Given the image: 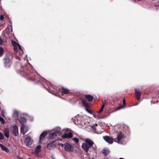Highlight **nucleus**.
Wrapping results in <instances>:
<instances>
[{
  "label": "nucleus",
  "mask_w": 159,
  "mask_h": 159,
  "mask_svg": "<svg viewBox=\"0 0 159 159\" xmlns=\"http://www.w3.org/2000/svg\"><path fill=\"white\" fill-rule=\"evenodd\" d=\"M27 65L25 66H21L20 69V74L24 76H26L28 75L30 80L37 81L38 80V76L33 74L35 71L33 67L31 66L30 67V70L27 67Z\"/></svg>",
  "instance_id": "obj_1"
},
{
  "label": "nucleus",
  "mask_w": 159,
  "mask_h": 159,
  "mask_svg": "<svg viewBox=\"0 0 159 159\" xmlns=\"http://www.w3.org/2000/svg\"><path fill=\"white\" fill-rule=\"evenodd\" d=\"M61 128L60 127L57 126L53 129V130L55 131L52 133L51 134V138L52 139H54L58 136L60 135Z\"/></svg>",
  "instance_id": "obj_2"
},
{
  "label": "nucleus",
  "mask_w": 159,
  "mask_h": 159,
  "mask_svg": "<svg viewBox=\"0 0 159 159\" xmlns=\"http://www.w3.org/2000/svg\"><path fill=\"white\" fill-rule=\"evenodd\" d=\"M84 143L92 147V151H94L97 148L96 145L94 144L93 141L91 139H86L85 142Z\"/></svg>",
  "instance_id": "obj_3"
},
{
  "label": "nucleus",
  "mask_w": 159,
  "mask_h": 159,
  "mask_svg": "<svg viewBox=\"0 0 159 159\" xmlns=\"http://www.w3.org/2000/svg\"><path fill=\"white\" fill-rule=\"evenodd\" d=\"M125 137L124 134L120 132L117 135V139L118 140V142L119 143L124 144V143L123 141L124 140Z\"/></svg>",
  "instance_id": "obj_4"
},
{
  "label": "nucleus",
  "mask_w": 159,
  "mask_h": 159,
  "mask_svg": "<svg viewBox=\"0 0 159 159\" xmlns=\"http://www.w3.org/2000/svg\"><path fill=\"white\" fill-rule=\"evenodd\" d=\"M69 129H63L62 132L61 134L64 133V134L61 135V137L63 139L68 138H70V132L65 133H63L64 131L68 132L69 131Z\"/></svg>",
  "instance_id": "obj_5"
},
{
  "label": "nucleus",
  "mask_w": 159,
  "mask_h": 159,
  "mask_svg": "<svg viewBox=\"0 0 159 159\" xmlns=\"http://www.w3.org/2000/svg\"><path fill=\"white\" fill-rule=\"evenodd\" d=\"M11 62L9 58H6L4 59V65L6 68H9L11 66Z\"/></svg>",
  "instance_id": "obj_6"
},
{
  "label": "nucleus",
  "mask_w": 159,
  "mask_h": 159,
  "mask_svg": "<svg viewBox=\"0 0 159 159\" xmlns=\"http://www.w3.org/2000/svg\"><path fill=\"white\" fill-rule=\"evenodd\" d=\"M81 147L83 150L86 152L89 151L90 148H92L91 146L89 145L88 144H88H86L84 143L82 144Z\"/></svg>",
  "instance_id": "obj_7"
},
{
  "label": "nucleus",
  "mask_w": 159,
  "mask_h": 159,
  "mask_svg": "<svg viewBox=\"0 0 159 159\" xmlns=\"http://www.w3.org/2000/svg\"><path fill=\"white\" fill-rule=\"evenodd\" d=\"M12 134L14 135L17 136L18 134V129L17 126L16 125H14L13 127V129L11 130Z\"/></svg>",
  "instance_id": "obj_8"
},
{
  "label": "nucleus",
  "mask_w": 159,
  "mask_h": 159,
  "mask_svg": "<svg viewBox=\"0 0 159 159\" xmlns=\"http://www.w3.org/2000/svg\"><path fill=\"white\" fill-rule=\"evenodd\" d=\"M33 143V141L30 137H26L25 141V143L26 146H30Z\"/></svg>",
  "instance_id": "obj_9"
},
{
  "label": "nucleus",
  "mask_w": 159,
  "mask_h": 159,
  "mask_svg": "<svg viewBox=\"0 0 159 159\" xmlns=\"http://www.w3.org/2000/svg\"><path fill=\"white\" fill-rule=\"evenodd\" d=\"M6 32L8 35H11L12 32V25L11 24L8 26V27L6 29Z\"/></svg>",
  "instance_id": "obj_10"
},
{
  "label": "nucleus",
  "mask_w": 159,
  "mask_h": 159,
  "mask_svg": "<svg viewBox=\"0 0 159 159\" xmlns=\"http://www.w3.org/2000/svg\"><path fill=\"white\" fill-rule=\"evenodd\" d=\"M28 130V127L24 124H22L21 128V132L23 134H24L27 132Z\"/></svg>",
  "instance_id": "obj_11"
},
{
  "label": "nucleus",
  "mask_w": 159,
  "mask_h": 159,
  "mask_svg": "<svg viewBox=\"0 0 159 159\" xmlns=\"http://www.w3.org/2000/svg\"><path fill=\"white\" fill-rule=\"evenodd\" d=\"M54 142H53L48 143L47 145V148L49 150L54 149L56 147V145L54 144Z\"/></svg>",
  "instance_id": "obj_12"
},
{
  "label": "nucleus",
  "mask_w": 159,
  "mask_h": 159,
  "mask_svg": "<svg viewBox=\"0 0 159 159\" xmlns=\"http://www.w3.org/2000/svg\"><path fill=\"white\" fill-rule=\"evenodd\" d=\"M5 137L7 138L9 137V129L8 128H6L3 131Z\"/></svg>",
  "instance_id": "obj_13"
},
{
  "label": "nucleus",
  "mask_w": 159,
  "mask_h": 159,
  "mask_svg": "<svg viewBox=\"0 0 159 159\" xmlns=\"http://www.w3.org/2000/svg\"><path fill=\"white\" fill-rule=\"evenodd\" d=\"M103 139L105 141L110 144H111L113 143L112 139L108 136H104Z\"/></svg>",
  "instance_id": "obj_14"
},
{
  "label": "nucleus",
  "mask_w": 159,
  "mask_h": 159,
  "mask_svg": "<svg viewBox=\"0 0 159 159\" xmlns=\"http://www.w3.org/2000/svg\"><path fill=\"white\" fill-rule=\"evenodd\" d=\"M47 134V133L46 131H44L41 134L39 141L40 143H41L42 142L43 140L45 138Z\"/></svg>",
  "instance_id": "obj_15"
},
{
  "label": "nucleus",
  "mask_w": 159,
  "mask_h": 159,
  "mask_svg": "<svg viewBox=\"0 0 159 159\" xmlns=\"http://www.w3.org/2000/svg\"><path fill=\"white\" fill-rule=\"evenodd\" d=\"M59 91L61 93L63 94H67L69 93V90L65 88L62 87L61 89H60Z\"/></svg>",
  "instance_id": "obj_16"
},
{
  "label": "nucleus",
  "mask_w": 159,
  "mask_h": 159,
  "mask_svg": "<svg viewBox=\"0 0 159 159\" xmlns=\"http://www.w3.org/2000/svg\"><path fill=\"white\" fill-rule=\"evenodd\" d=\"M135 93L137 99L139 100L141 96L140 91L137 89H135Z\"/></svg>",
  "instance_id": "obj_17"
},
{
  "label": "nucleus",
  "mask_w": 159,
  "mask_h": 159,
  "mask_svg": "<svg viewBox=\"0 0 159 159\" xmlns=\"http://www.w3.org/2000/svg\"><path fill=\"white\" fill-rule=\"evenodd\" d=\"M41 148V145H39L37 146V147L35 148L34 153L36 154H39V151L40 150Z\"/></svg>",
  "instance_id": "obj_18"
},
{
  "label": "nucleus",
  "mask_w": 159,
  "mask_h": 159,
  "mask_svg": "<svg viewBox=\"0 0 159 159\" xmlns=\"http://www.w3.org/2000/svg\"><path fill=\"white\" fill-rule=\"evenodd\" d=\"M64 149L67 152H70V143H66L64 144Z\"/></svg>",
  "instance_id": "obj_19"
},
{
  "label": "nucleus",
  "mask_w": 159,
  "mask_h": 159,
  "mask_svg": "<svg viewBox=\"0 0 159 159\" xmlns=\"http://www.w3.org/2000/svg\"><path fill=\"white\" fill-rule=\"evenodd\" d=\"M0 147L2 150L7 152H9V150L3 144H0Z\"/></svg>",
  "instance_id": "obj_20"
},
{
  "label": "nucleus",
  "mask_w": 159,
  "mask_h": 159,
  "mask_svg": "<svg viewBox=\"0 0 159 159\" xmlns=\"http://www.w3.org/2000/svg\"><path fill=\"white\" fill-rule=\"evenodd\" d=\"M19 116V113L16 110H15L12 115V117L15 119H17Z\"/></svg>",
  "instance_id": "obj_21"
},
{
  "label": "nucleus",
  "mask_w": 159,
  "mask_h": 159,
  "mask_svg": "<svg viewBox=\"0 0 159 159\" xmlns=\"http://www.w3.org/2000/svg\"><path fill=\"white\" fill-rule=\"evenodd\" d=\"M85 98L89 102L92 101L93 99V97L90 95H87L85 96Z\"/></svg>",
  "instance_id": "obj_22"
},
{
  "label": "nucleus",
  "mask_w": 159,
  "mask_h": 159,
  "mask_svg": "<svg viewBox=\"0 0 159 159\" xmlns=\"http://www.w3.org/2000/svg\"><path fill=\"white\" fill-rule=\"evenodd\" d=\"M106 103V102H102V106L100 110L98 112L99 113H101L103 111V109L104 107L105 106V105Z\"/></svg>",
  "instance_id": "obj_23"
},
{
  "label": "nucleus",
  "mask_w": 159,
  "mask_h": 159,
  "mask_svg": "<svg viewBox=\"0 0 159 159\" xmlns=\"http://www.w3.org/2000/svg\"><path fill=\"white\" fill-rule=\"evenodd\" d=\"M110 151L108 149H104L102 150V153L105 155V156H107L109 152Z\"/></svg>",
  "instance_id": "obj_24"
},
{
  "label": "nucleus",
  "mask_w": 159,
  "mask_h": 159,
  "mask_svg": "<svg viewBox=\"0 0 159 159\" xmlns=\"http://www.w3.org/2000/svg\"><path fill=\"white\" fill-rule=\"evenodd\" d=\"M19 121L20 123L23 124L26 122V119L24 117H21L20 119L19 120Z\"/></svg>",
  "instance_id": "obj_25"
},
{
  "label": "nucleus",
  "mask_w": 159,
  "mask_h": 159,
  "mask_svg": "<svg viewBox=\"0 0 159 159\" xmlns=\"http://www.w3.org/2000/svg\"><path fill=\"white\" fill-rule=\"evenodd\" d=\"M76 120H77V123H76V122H75L74 123H75V124L76 125L78 124H82V123H81V121L80 120V117L79 116H78V117H77L76 118Z\"/></svg>",
  "instance_id": "obj_26"
},
{
  "label": "nucleus",
  "mask_w": 159,
  "mask_h": 159,
  "mask_svg": "<svg viewBox=\"0 0 159 159\" xmlns=\"http://www.w3.org/2000/svg\"><path fill=\"white\" fill-rule=\"evenodd\" d=\"M82 102L83 104L86 107H88L89 106V104L87 103L83 99L82 100Z\"/></svg>",
  "instance_id": "obj_27"
},
{
  "label": "nucleus",
  "mask_w": 159,
  "mask_h": 159,
  "mask_svg": "<svg viewBox=\"0 0 159 159\" xmlns=\"http://www.w3.org/2000/svg\"><path fill=\"white\" fill-rule=\"evenodd\" d=\"M71 140L74 141L75 142L77 143L79 142V139L77 138H73L71 139Z\"/></svg>",
  "instance_id": "obj_28"
},
{
  "label": "nucleus",
  "mask_w": 159,
  "mask_h": 159,
  "mask_svg": "<svg viewBox=\"0 0 159 159\" xmlns=\"http://www.w3.org/2000/svg\"><path fill=\"white\" fill-rule=\"evenodd\" d=\"M4 137L3 134L0 132V140H2L4 139Z\"/></svg>",
  "instance_id": "obj_29"
},
{
  "label": "nucleus",
  "mask_w": 159,
  "mask_h": 159,
  "mask_svg": "<svg viewBox=\"0 0 159 159\" xmlns=\"http://www.w3.org/2000/svg\"><path fill=\"white\" fill-rule=\"evenodd\" d=\"M12 43L13 46H18V44H19L18 43H16L15 41L12 40L11 41Z\"/></svg>",
  "instance_id": "obj_30"
},
{
  "label": "nucleus",
  "mask_w": 159,
  "mask_h": 159,
  "mask_svg": "<svg viewBox=\"0 0 159 159\" xmlns=\"http://www.w3.org/2000/svg\"><path fill=\"white\" fill-rule=\"evenodd\" d=\"M98 125L97 124H95L94 125L91 126V127L92 129L94 130H96V127Z\"/></svg>",
  "instance_id": "obj_31"
},
{
  "label": "nucleus",
  "mask_w": 159,
  "mask_h": 159,
  "mask_svg": "<svg viewBox=\"0 0 159 159\" xmlns=\"http://www.w3.org/2000/svg\"><path fill=\"white\" fill-rule=\"evenodd\" d=\"M3 49L2 48H0V57H2L3 53Z\"/></svg>",
  "instance_id": "obj_32"
},
{
  "label": "nucleus",
  "mask_w": 159,
  "mask_h": 159,
  "mask_svg": "<svg viewBox=\"0 0 159 159\" xmlns=\"http://www.w3.org/2000/svg\"><path fill=\"white\" fill-rule=\"evenodd\" d=\"M0 121L3 124H4L5 123V120L1 117H0Z\"/></svg>",
  "instance_id": "obj_33"
},
{
  "label": "nucleus",
  "mask_w": 159,
  "mask_h": 159,
  "mask_svg": "<svg viewBox=\"0 0 159 159\" xmlns=\"http://www.w3.org/2000/svg\"><path fill=\"white\" fill-rule=\"evenodd\" d=\"M4 18V16L3 15H1L0 16V20H3Z\"/></svg>",
  "instance_id": "obj_34"
},
{
  "label": "nucleus",
  "mask_w": 159,
  "mask_h": 159,
  "mask_svg": "<svg viewBox=\"0 0 159 159\" xmlns=\"http://www.w3.org/2000/svg\"><path fill=\"white\" fill-rule=\"evenodd\" d=\"M18 46L20 50L22 51V48H23L19 44H18Z\"/></svg>",
  "instance_id": "obj_35"
},
{
  "label": "nucleus",
  "mask_w": 159,
  "mask_h": 159,
  "mask_svg": "<svg viewBox=\"0 0 159 159\" xmlns=\"http://www.w3.org/2000/svg\"><path fill=\"white\" fill-rule=\"evenodd\" d=\"M73 136L74 135L71 132V131L70 130V139L73 137Z\"/></svg>",
  "instance_id": "obj_36"
},
{
  "label": "nucleus",
  "mask_w": 159,
  "mask_h": 159,
  "mask_svg": "<svg viewBox=\"0 0 159 159\" xmlns=\"http://www.w3.org/2000/svg\"><path fill=\"white\" fill-rule=\"evenodd\" d=\"M14 50L16 52L17 51L18 49L17 47V46H14Z\"/></svg>",
  "instance_id": "obj_37"
},
{
  "label": "nucleus",
  "mask_w": 159,
  "mask_h": 159,
  "mask_svg": "<svg viewBox=\"0 0 159 159\" xmlns=\"http://www.w3.org/2000/svg\"><path fill=\"white\" fill-rule=\"evenodd\" d=\"M29 117V120L30 121H32L33 120V117H32V116H30Z\"/></svg>",
  "instance_id": "obj_38"
},
{
  "label": "nucleus",
  "mask_w": 159,
  "mask_h": 159,
  "mask_svg": "<svg viewBox=\"0 0 159 159\" xmlns=\"http://www.w3.org/2000/svg\"><path fill=\"white\" fill-rule=\"evenodd\" d=\"M123 103L124 104V106H125V99H123Z\"/></svg>",
  "instance_id": "obj_39"
},
{
  "label": "nucleus",
  "mask_w": 159,
  "mask_h": 159,
  "mask_svg": "<svg viewBox=\"0 0 159 159\" xmlns=\"http://www.w3.org/2000/svg\"><path fill=\"white\" fill-rule=\"evenodd\" d=\"M86 111H88V112H89V113H91V111L90 110H89V109H86Z\"/></svg>",
  "instance_id": "obj_40"
},
{
  "label": "nucleus",
  "mask_w": 159,
  "mask_h": 159,
  "mask_svg": "<svg viewBox=\"0 0 159 159\" xmlns=\"http://www.w3.org/2000/svg\"><path fill=\"white\" fill-rule=\"evenodd\" d=\"M2 40L0 38V44H1L2 43Z\"/></svg>",
  "instance_id": "obj_41"
},
{
  "label": "nucleus",
  "mask_w": 159,
  "mask_h": 159,
  "mask_svg": "<svg viewBox=\"0 0 159 159\" xmlns=\"http://www.w3.org/2000/svg\"><path fill=\"white\" fill-rule=\"evenodd\" d=\"M70 152H71L72 151L71 150V148H73V146L72 145L70 144Z\"/></svg>",
  "instance_id": "obj_42"
},
{
  "label": "nucleus",
  "mask_w": 159,
  "mask_h": 159,
  "mask_svg": "<svg viewBox=\"0 0 159 159\" xmlns=\"http://www.w3.org/2000/svg\"><path fill=\"white\" fill-rule=\"evenodd\" d=\"M59 145H60L62 147H64V145L62 143H61Z\"/></svg>",
  "instance_id": "obj_43"
},
{
  "label": "nucleus",
  "mask_w": 159,
  "mask_h": 159,
  "mask_svg": "<svg viewBox=\"0 0 159 159\" xmlns=\"http://www.w3.org/2000/svg\"><path fill=\"white\" fill-rule=\"evenodd\" d=\"M119 159H125L123 158H120Z\"/></svg>",
  "instance_id": "obj_44"
},
{
  "label": "nucleus",
  "mask_w": 159,
  "mask_h": 159,
  "mask_svg": "<svg viewBox=\"0 0 159 159\" xmlns=\"http://www.w3.org/2000/svg\"><path fill=\"white\" fill-rule=\"evenodd\" d=\"M139 103H137V104H134V106H136V105H137Z\"/></svg>",
  "instance_id": "obj_45"
},
{
  "label": "nucleus",
  "mask_w": 159,
  "mask_h": 159,
  "mask_svg": "<svg viewBox=\"0 0 159 159\" xmlns=\"http://www.w3.org/2000/svg\"><path fill=\"white\" fill-rule=\"evenodd\" d=\"M94 117L95 118L96 117L95 116H94Z\"/></svg>",
  "instance_id": "obj_46"
},
{
  "label": "nucleus",
  "mask_w": 159,
  "mask_h": 159,
  "mask_svg": "<svg viewBox=\"0 0 159 159\" xmlns=\"http://www.w3.org/2000/svg\"><path fill=\"white\" fill-rule=\"evenodd\" d=\"M53 159H55L54 158H53Z\"/></svg>",
  "instance_id": "obj_47"
}]
</instances>
